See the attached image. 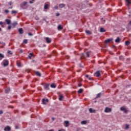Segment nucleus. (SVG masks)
Returning a JSON list of instances; mask_svg holds the SVG:
<instances>
[{
  "label": "nucleus",
  "mask_w": 131,
  "mask_h": 131,
  "mask_svg": "<svg viewBox=\"0 0 131 131\" xmlns=\"http://www.w3.org/2000/svg\"><path fill=\"white\" fill-rule=\"evenodd\" d=\"M50 84L49 83H46L44 86V89L45 91H49L50 90Z\"/></svg>",
  "instance_id": "1"
},
{
  "label": "nucleus",
  "mask_w": 131,
  "mask_h": 131,
  "mask_svg": "<svg viewBox=\"0 0 131 131\" xmlns=\"http://www.w3.org/2000/svg\"><path fill=\"white\" fill-rule=\"evenodd\" d=\"M94 76L96 77H100L101 76V73H100V71H97L96 72L94 73Z\"/></svg>",
  "instance_id": "2"
},
{
  "label": "nucleus",
  "mask_w": 131,
  "mask_h": 131,
  "mask_svg": "<svg viewBox=\"0 0 131 131\" xmlns=\"http://www.w3.org/2000/svg\"><path fill=\"white\" fill-rule=\"evenodd\" d=\"M3 64L4 67H7V66H9V61H8V60H4L3 61Z\"/></svg>",
  "instance_id": "3"
},
{
  "label": "nucleus",
  "mask_w": 131,
  "mask_h": 131,
  "mask_svg": "<svg viewBox=\"0 0 131 131\" xmlns=\"http://www.w3.org/2000/svg\"><path fill=\"white\" fill-rule=\"evenodd\" d=\"M111 111H112V109H111V108H109L107 107L105 108V110H104V112H105V113L111 112Z\"/></svg>",
  "instance_id": "4"
},
{
  "label": "nucleus",
  "mask_w": 131,
  "mask_h": 131,
  "mask_svg": "<svg viewBox=\"0 0 131 131\" xmlns=\"http://www.w3.org/2000/svg\"><path fill=\"white\" fill-rule=\"evenodd\" d=\"M45 39L46 40L47 43H51V42H52V39L49 37H45Z\"/></svg>",
  "instance_id": "5"
},
{
  "label": "nucleus",
  "mask_w": 131,
  "mask_h": 131,
  "mask_svg": "<svg viewBox=\"0 0 131 131\" xmlns=\"http://www.w3.org/2000/svg\"><path fill=\"white\" fill-rule=\"evenodd\" d=\"M26 5H27V2H25L23 3H21L20 4V8H21V9H25V8H24V7H25V6H26Z\"/></svg>",
  "instance_id": "6"
},
{
  "label": "nucleus",
  "mask_w": 131,
  "mask_h": 131,
  "mask_svg": "<svg viewBox=\"0 0 131 131\" xmlns=\"http://www.w3.org/2000/svg\"><path fill=\"white\" fill-rule=\"evenodd\" d=\"M17 25H18V23H17V21H14L13 23L11 24L12 28H15Z\"/></svg>",
  "instance_id": "7"
},
{
  "label": "nucleus",
  "mask_w": 131,
  "mask_h": 131,
  "mask_svg": "<svg viewBox=\"0 0 131 131\" xmlns=\"http://www.w3.org/2000/svg\"><path fill=\"white\" fill-rule=\"evenodd\" d=\"M112 40H113V38H112L107 39L105 40V43H109V42H110V41H112Z\"/></svg>",
  "instance_id": "8"
},
{
  "label": "nucleus",
  "mask_w": 131,
  "mask_h": 131,
  "mask_svg": "<svg viewBox=\"0 0 131 131\" xmlns=\"http://www.w3.org/2000/svg\"><path fill=\"white\" fill-rule=\"evenodd\" d=\"M120 111H124V113H127V110L125 107H121L120 108Z\"/></svg>",
  "instance_id": "9"
},
{
  "label": "nucleus",
  "mask_w": 131,
  "mask_h": 131,
  "mask_svg": "<svg viewBox=\"0 0 131 131\" xmlns=\"http://www.w3.org/2000/svg\"><path fill=\"white\" fill-rule=\"evenodd\" d=\"M4 130L5 131H10L11 127H10L9 126H7L6 127H5Z\"/></svg>",
  "instance_id": "10"
},
{
  "label": "nucleus",
  "mask_w": 131,
  "mask_h": 131,
  "mask_svg": "<svg viewBox=\"0 0 131 131\" xmlns=\"http://www.w3.org/2000/svg\"><path fill=\"white\" fill-rule=\"evenodd\" d=\"M18 32L19 33V34H23V33H24V31L23 28H19L18 29Z\"/></svg>",
  "instance_id": "11"
},
{
  "label": "nucleus",
  "mask_w": 131,
  "mask_h": 131,
  "mask_svg": "<svg viewBox=\"0 0 131 131\" xmlns=\"http://www.w3.org/2000/svg\"><path fill=\"white\" fill-rule=\"evenodd\" d=\"M10 92H11V89H10V88H8L5 89L6 94H9Z\"/></svg>",
  "instance_id": "12"
},
{
  "label": "nucleus",
  "mask_w": 131,
  "mask_h": 131,
  "mask_svg": "<svg viewBox=\"0 0 131 131\" xmlns=\"http://www.w3.org/2000/svg\"><path fill=\"white\" fill-rule=\"evenodd\" d=\"M115 42L118 43L120 42V38L119 37H117L116 39L115 40Z\"/></svg>",
  "instance_id": "13"
},
{
  "label": "nucleus",
  "mask_w": 131,
  "mask_h": 131,
  "mask_svg": "<svg viewBox=\"0 0 131 131\" xmlns=\"http://www.w3.org/2000/svg\"><path fill=\"white\" fill-rule=\"evenodd\" d=\"M89 112L90 113H95L96 112L95 110H93L92 108H89Z\"/></svg>",
  "instance_id": "14"
},
{
  "label": "nucleus",
  "mask_w": 131,
  "mask_h": 131,
  "mask_svg": "<svg viewBox=\"0 0 131 131\" xmlns=\"http://www.w3.org/2000/svg\"><path fill=\"white\" fill-rule=\"evenodd\" d=\"M57 29L58 30H62V29H63V27H62V25H59L57 27Z\"/></svg>",
  "instance_id": "15"
},
{
  "label": "nucleus",
  "mask_w": 131,
  "mask_h": 131,
  "mask_svg": "<svg viewBox=\"0 0 131 131\" xmlns=\"http://www.w3.org/2000/svg\"><path fill=\"white\" fill-rule=\"evenodd\" d=\"M64 123H65V126L67 127V126H69V121H64Z\"/></svg>",
  "instance_id": "16"
},
{
  "label": "nucleus",
  "mask_w": 131,
  "mask_h": 131,
  "mask_svg": "<svg viewBox=\"0 0 131 131\" xmlns=\"http://www.w3.org/2000/svg\"><path fill=\"white\" fill-rule=\"evenodd\" d=\"M102 96V93H99V94H97L96 97H95V99H98V98H100Z\"/></svg>",
  "instance_id": "17"
},
{
  "label": "nucleus",
  "mask_w": 131,
  "mask_h": 131,
  "mask_svg": "<svg viewBox=\"0 0 131 131\" xmlns=\"http://www.w3.org/2000/svg\"><path fill=\"white\" fill-rule=\"evenodd\" d=\"M5 21H6L7 24H8V25L11 24V20L10 19H6L5 20Z\"/></svg>",
  "instance_id": "18"
},
{
  "label": "nucleus",
  "mask_w": 131,
  "mask_h": 131,
  "mask_svg": "<svg viewBox=\"0 0 131 131\" xmlns=\"http://www.w3.org/2000/svg\"><path fill=\"white\" fill-rule=\"evenodd\" d=\"M85 33H86V34L88 35H90L92 34V32H91L89 30H85Z\"/></svg>",
  "instance_id": "19"
},
{
  "label": "nucleus",
  "mask_w": 131,
  "mask_h": 131,
  "mask_svg": "<svg viewBox=\"0 0 131 131\" xmlns=\"http://www.w3.org/2000/svg\"><path fill=\"white\" fill-rule=\"evenodd\" d=\"M51 88H52V89H56V84L55 83H52L50 85Z\"/></svg>",
  "instance_id": "20"
},
{
  "label": "nucleus",
  "mask_w": 131,
  "mask_h": 131,
  "mask_svg": "<svg viewBox=\"0 0 131 131\" xmlns=\"http://www.w3.org/2000/svg\"><path fill=\"white\" fill-rule=\"evenodd\" d=\"M125 1L126 2V3H127V4H126V6L128 7L131 4L130 1L129 0H125Z\"/></svg>",
  "instance_id": "21"
},
{
  "label": "nucleus",
  "mask_w": 131,
  "mask_h": 131,
  "mask_svg": "<svg viewBox=\"0 0 131 131\" xmlns=\"http://www.w3.org/2000/svg\"><path fill=\"white\" fill-rule=\"evenodd\" d=\"M100 32H105L106 30H105V29H104V28H100Z\"/></svg>",
  "instance_id": "22"
},
{
  "label": "nucleus",
  "mask_w": 131,
  "mask_h": 131,
  "mask_svg": "<svg viewBox=\"0 0 131 131\" xmlns=\"http://www.w3.org/2000/svg\"><path fill=\"white\" fill-rule=\"evenodd\" d=\"M35 74L37 76H41V74L39 72H36Z\"/></svg>",
  "instance_id": "23"
},
{
  "label": "nucleus",
  "mask_w": 131,
  "mask_h": 131,
  "mask_svg": "<svg viewBox=\"0 0 131 131\" xmlns=\"http://www.w3.org/2000/svg\"><path fill=\"white\" fill-rule=\"evenodd\" d=\"M83 92V89H80L79 91H78V94H82V92Z\"/></svg>",
  "instance_id": "24"
},
{
  "label": "nucleus",
  "mask_w": 131,
  "mask_h": 131,
  "mask_svg": "<svg viewBox=\"0 0 131 131\" xmlns=\"http://www.w3.org/2000/svg\"><path fill=\"white\" fill-rule=\"evenodd\" d=\"M11 14H12V15H16V14H17V11L12 10L11 11Z\"/></svg>",
  "instance_id": "25"
},
{
  "label": "nucleus",
  "mask_w": 131,
  "mask_h": 131,
  "mask_svg": "<svg viewBox=\"0 0 131 131\" xmlns=\"http://www.w3.org/2000/svg\"><path fill=\"white\" fill-rule=\"evenodd\" d=\"M130 44V42H129V41L128 40H126L125 41V46H128Z\"/></svg>",
  "instance_id": "26"
},
{
  "label": "nucleus",
  "mask_w": 131,
  "mask_h": 131,
  "mask_svg": "<svg viewBox=\"0 0 131 131\" xmlns=\"http://www.w3.org/2000/svg\"><path fill=\"white\" fill-rule=\"evenodd\" d=\"M64 7H65V4H61L59 5V8L61 9H62V8H64Z\"/></svg>",
  "instance_id": "27"
},
{
  "label": "nucleus",
  "mask_w": 131,
  "mask_h": 131,
  "mask_svg": "<svg viewBox=\"0 0 131 131\" xmlns=\"http://www.w3.org/2000/svg\"><path fill=\"white\" fill-rule=\"evenodd\" d=\"M46 99L45 98H43L42 99V104H43V105H46Z\"/></svg>",
  "instance_id": "28"
},
{
  "label": "nucleus",
  "mask_w": 131,
  "mask_h": 131,
  "mask_svg": "<svg viewBox=\"0 0 131 131\" xmlns=\"http://www.w3.org/2000/svg\"><path fill=\"white\" fill-rule=\"evenodd\" d=\"M48 8H49V5L45 4V6H44L45 10H48Z\"/></svg>",
  "instance_id": "29"
},
{
  "label": "nucleus",
  "mask_w": 131,
  "mask_h": 131,
  "mask_svg": "<svg viewBox=\"0 0 131 131\" xmlns=\"http://www.w3.org/2000/svg\"><path fill=\"white\" fill-rule=\"evenodd\" d=\"M0 60H2V59H4V58H5V55H4L2 53H0Z\"/></svg>",
  "instance_id": "30"
},
{
  "label": "nucleus",
  "mask_w": 131,
  "mask_h": 131,
  "mask_svg": "<svg viewBox=\"0 0 131 131\" xmlns=\"http://www.w3.org/2000/svg\"><path fill=\"white\" fill-rule=\"evenodd\" d=\"M63 98H64V97H63V95H60L59 98V100L62 101V100H63Z\"/></svg>",
  "instance_id": "31"
},
{
  "label": "nucleus",
  "mask_w": 131,
  "mask_h": 131,
  "mask_svg": "<svg viewBox=\"0 0 131 131\" xmlns=\"http://www.w3.org/2000/svg\"><path fill=\"white\" fill-rule=\"evenodd\" d=\"M31 57H33V54L31 53L29 54L28 57L29 58V59H31Z\"/></svg>",
  "instance_id": "32"
},
{
  "label": "nucleus",
  "mask_w": 131,
  "mask_h": 131,
  "mask_svg": "<svg viewBox=\"0 0 131 131\" xmlns=\"http://www.w3.org/2000/svg\"><path fill=\"white\" fill-rule=\"evenodd\" d=\"M119 60H121L122 61H123L124 60V57H123V56H119Z\"/></svg>",
  "instance_id": "33"
},
{
  "label": "nucleus",
  "mask_w": 131,
  "mask_h": 131,
  "mask_svg": "<svg viewBox=\"0 0 131 131\" xmlns=\"http://www.w3.org/2000/svg\"><path fill=\"white\" fill-rule=\"evenodd\" d=\"M8 54H9L10 55H13V51L11 50H8L7 52Z\"/></svg>",
  "instance_id": "34"
},
{
  "label": "nucleus",
  "mask_w": 131,
  "mask_h": 131,
  "mask_svg": "<svg viewBox=\"0 0 131 131\" xmlns=\"http://www.w3.org/2000/svg\"><path fill=\"white\" fill-rule=\"evenodd\" d=\"M27 42H28V40H27V39H24V40H23L24 43H27Z\"/></svg>",
  "instance_id": "35"
},
{
  "label": "nucleus",
  "mask_w": 131,
  "mask_h": 131,
  "mask_svg": "<svg viewBox=\"0 0 131 131\" xmlns=\"http://www.w3.org/2000/svg\"><path fill=\"white\" fill-rule=\"evenodd\" d=\"M90 53H91V51L87 52L86 53V56H87V57H88V58H89V57H90Z\"/></svg>",
  "instance_id": "36"
},
{
  "label": "nucleus",
  "mask_w": 131,
  "mask_h": 131,
  "mask_svg": "<svg viewBox=\"0 0 131 131\" xmlns=\"http://www.w3.org/2000/svg\"><path fill=\"white\" fill-rule=\"evenodd\" d=\"M86 121H82L81 122V124H86Z\"/></svg>",
  "instance_id": "37"
},
{
  "label": "nucleus",
  "mask_w": 131,
  "mask_h": 131,
  "mask_svg": "<svg viewBox=\"0 0 131 131\" xmlns=\"http://www.w3.org/2000/svg\"><path fill=\"white\" fill-rule=\"evenodd\" d=\"M128 128H129V125L128 124H126V127H125V129H128Z\"/></svg>",
  "instance_id": "38"
},
{
  "label": "nucleus",
  "mask_w": 131,
  "mask_h": 131,
  "mask_svg": "<svg viewBox=\"0 0 131 131\" xmlns=\"http://www.w3.org/2000/svg\"><path fill=\"white\" fill-rule=\"evenodd\" d=\"M17 65L18 67H21V63L20 62H17Z\"/></svg>",
  "instance_id": "39"
},
{
  "label": "nucleus",
  "mask_w": 131,
  "mask_h": 131,
  "mask_svg": "<svg viewBox=\"0 0 131 131\" xmlns=\"http://www.w3.org/2000/svg\"><path fill=\"white\" fill-rule=\"evenodd\" d=\"M28 35H29V36H33V34L31 33V32H29L28 33Z\"/></svg>",
  "instance_id": "40"
},
{
  "label": "nucleus",
  "mask_w": 131,
  "mask_h": 131,
  "mask_svg": "<svg viewBox=\"0 0 131 131\" xmlns=\"http://www.w3.org/2000/svg\"><path fill=\"white\" fill-rule=\"evenodd\" d=\"M82 58H85V56H84V53H82L81 59H82Z\"/></svg>",
  "instance_id": "41"
},
{
  "label": "nucleus",
  "mask_w": 131,
  "mask_h": 131,
  "mask_svg": "<svg viewBox=\"0 0 131 131\" xmlns=\"http://www.w3.org/2000/svg\"><path fill=\"white\" fill-rule=\"evenodd\" d=\"M130 25L128 24L127 26L126 27V29H130V27L129 26Z\"/></svg>",
  "instance_id": "42"
},
{
  "label": "nucleus",
  "mask_w": 131,
  "mask_h": 131,
  "mask_svg": "<svg viewBox=\"0 0 131 131\" xmlns=\"http://www.w3.org/2000/svg\"><path fill=\"white\" fill-rule=\"evenodd\" d=\"M10 12V11H9V10H5V12L7 14H8V13H9Z\"/></svg>",
  "instance_id": "43"
},
{
  "label": "nucleus",
  "mask_w": 131,
  "mask_h": 131,
  "mask_svg": "<svg viewBox=\"0 0 131 131\" xmlns=\"http://www.w3.org/2000/svg\"><path fill=\"white\" fill-rule=\"evenodd\" d=\"M82 8H86V6H85V5L84 4H82Z\"/></svg>",
  "instance_id": "44"
},
{
  "label": "nucleus",
  "mask_w": 131,
  "mask_h": 131,
  "mask_svg": "<svg viewBox=\"0 0 131 131\" xmlns=\"http://www.w3.org/2000/svg\"><path fill=\"white\" fill-rule=\"evenodd\" d=\"M3 24H6V23H3V21H0V25H3Z\"/></svg>",
  "instance_id": "45"
},
{
  "label": "nucleus",
  "mask_w": 131,
  "mask_h": 131,
  "mask_svg": "<svg viewBox=\"0 0 131 131\" xmlns=\"http://www.w3.org/2000/svg\"><path fill=\"white\" fill-rule=\"evenodd\" d=\"M54 9L55 10H58V9H59V7H58V6H56L54 7Z\"/></svg>",
  "instance_id": "46"
},
{
  "label": "nucleus",
  "mask_w": 131,
  "mask_h": 131,
  "mask_svg": "<svg viewBox=\"0 0 131 131\" xmlns=\"http://www.w3.org/2000/svg\"><path fill=\"white\" fill-rule=\"evenodd\" d=\"M1 45H2V46H6V43L2 42Z\"/></svg>",
  "instance_id": "47"
},
{
  "label": "nucleus",
  "mask_w": 131,
  "mask_h": 131,
  "mask_svg": "<svg viewBox=\"0 0 131 131\" xmlns=\"http://www.w3.org/2000/svg\"><path fill=\"white\" fill-rule=\"evenodd\" d=\"M12 28V26H8V29H9V30H10V29H11Z\"/></svg>",
  "instance_id": "48"
},
{
  "label": "nucleus",
  "mask_w": 131,
  "mask_h": 131,
  "mask_svg": "<svg viewBox=\"0 0 131 131\" xmlns=\"http://www.w3.org/2000/svg\"><path fill=\"white\" fill-rule=\"evenodd\" d=\"M4 113V112H3V110H0V114H3Z\"/></svg>",
  "instance_id": "49"
},
{
  "label": "nucleus",
  "mask_w": 131,
  "mask_h": 131,
  "mask_svg": "<svg viewBox=\"0 0 131 131\" xmlns=\"http://www.w3.org/2000/svg\"><path fill=\"white\" fill-rule=\"evenodd\" d=\"M56 16V17H59V16H60V13H57Z\"/></svg>",
  "instance_id": "50"
},
{
  "label": "nucleus",
  "mask_w": 131,
  "mask_h": 131,
  "mask_svg": "<svg viewBox=\"0 0 131 131\" xmlns=\"http://www.w3.org/2000/svg\"><path fill=\"white\" fill-rule=\"evenodd\" d=\"M45 102H47V103H48L49 102V99H45Z\"/></svg>",
  "instance_id": "51"
},
{
  "label": "nucleus",
  "mask_w": 131,
  "mask_h": 131,
  "mask_svg": "<svg viewBox=\"0 0 131 131\" xmlns=\"http://www.w3.org/2000/svg\"><path fill=\"white\" fill-rule=\"evenodd\" d=\"M19 128V127L17 125L15 126V129H18Z\"/></svg>",
  "instance_id": "52"
},
{
  "label": "nucleus",
  "mask_w": 131,
  "mask_h": 131,
  "mask_svg": "<svg viewBox=\"0 0 131 131\" xmlns=\"http://www.w3.org/2000/svg\"><path fill=\"white\" fill-rule=\"evenodd\" d=\"M19 53H20V54H22V53H23V50H20Z\"/></svg>",
  "instance_id": "53"
},
{
  "label": "nucleus",
  "mask_w": 131,
  "mask_h": 131,
  "mask_svg": "<svg viewBox=\"0 0 131 131\" xmlns=\"http://www.w3.org/2000/svg\"><path fill=\"white\" fill-rule=\"evenodd\" d=\"M58 131H66L64 129H61V130H58Z\"/></svg>",
  "instance_id": "54"
},
{
  "label": "nucleus",
  "mask_w": 131,
  "mask_h": 131,
  "mask_svg": "<svg viewBox=\"0 0 131 131\" xmlns=\"http://www.w3.org/2000/svg\"><path fill=\"white\" fill-rule=\"evenodd\" d=\"M69 58H70L69 56H66V58L67 59H69Z\"/></svg>",
  "instance_id": "55"
},
{
  "label": "nucleus",
  "mask_w": 131,
  "mask_h": 131,
  "mask_svg": "<svg viewBox=\"0 0 131 131\" xmlns=\"http://www.w3.org/2000/svg\"><path fill=\"white\" fill-rule=\"evenodd\" d=\"M85 76H86V78H89V75H86Z\"/></svg>",
  "instance_id": "56"
},
{
  "label": "nucleus",
  "mask_w": 131,
  "mask_h": 131,
  "mask_svg": "<svg viewBox=\"0 0 131 131\" xmlns=\"http://www.w3.org/2000/svg\"><path fill=\"white\" fill-rule=\"evenodd\" d=\"M76 131H80V128H77V129H76Z\"/></svg>",
  "instance_id": "57"
},
{
  "label": "nucleus",
  "mask_w": 131,
  "mask_h": 131,
  "mask_svg": "<svg viewBox=\"0 0 131 131\" xmlns=\"http://www.w3.org/2000/svg\"><path fill=\"white\" fill-rule=\"evenodd\" d=\"M35 19H36V20H39V18H38V17H36V18H35Z\"/></svg>",
  "instance_id": "58"
},
{
  "label": "nucleus",
  "mask_w": 131,
  "mask_h": 131,
  "mask_svg": "<svg viewBox=\"0 0 131 131\" xmlns=\"http://www.w3.org/2000/svg\"><path fill=\"white\" fill-rule=\"evenodd\" d=\"M53 54H57V52L56 51H53Z\"/></svg>",
  "instance_id": "59"
},
{
  "label": "nucleus",
  "mask_w": 131,
  "mask_h": 131,
  "mask_svg": "<svg viewBox=\"0 0 131 131\" xmlns=\"http://www.w3.org/2000/svg\"><path fill=\"white\" fill-rule=\"evenodd\" d=\"M128 25H131V20L130 21H129Z\"/></svg>",
  "instance_id": "60"
},
{
  "label": "nucleus",
  "mask_w": 131,
  "mask_h": 131,
  "mask_svg": "<svg viewBox=\"0 0 131 131\" xmlns=\"http://www.w3.org/2000/svg\"><path fill=\"white\" fill-rule=\"evenodd\" d=\"M81 85H82L81 84H78V86H79V87L81 86Z\"/></svg>",
  "instance_id": "61"
},
{
  "label": "nucleus",
  "mask_w": 131,
  "mask_h": 131,
  "mask_svg": "<svg viewBox=\"0 0 131 131\" xmlns=\"http://www.w3.org/2000/svg\"><path fill=\"white\" fill-rule=\"evenodd\" d=\"M29 3L30 4H33V2L32 1H30Z\"/></svg>",
  "instance_id": "62"
},
{
  "label": "nucleus",
  "mask_w": 131,
  "mask_h": 131,
  "mask_svg": "<svg viewBox=\"0 0 131 131\" xmlns=\"http://www.w3.org/2000/svg\"><path fill=\"white\" fill-rule=\"evenodd\" d=\"M80 67H81V68H83V66H81V64H80Z\"/></svg>",
  "instance_id": "63"
},
{
  "label": "nucleus",
  "mask_w": 131,
  "mask_h": 131,
  "mask_svg": "<svg viewBox=\"0 0 131 131\" xmlns=\"http://www.w3.org/2000/svg\"><path fill=\"white\" fill-rule=\"evenodd\" d=\"M88 78H89V80H92V78L91 77H89Z\"/></svg>",
  "instance_id": "64"
}]
</instances>
